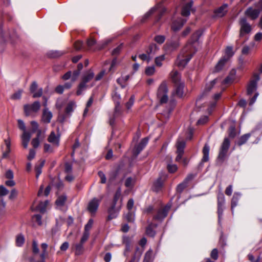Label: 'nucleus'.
<instances>
[{"label": "nucleus", "instance_id": "obj_1", "mask_svg": "<svg viewBox=\"0 0 262 262\" xmlns=\"http://www.w3.org/2000/svg\"><path fill=\"white\" fill-rule=\"evenodd\" d=\"M1 42L6 43L10 41L12 45H15L21 41L20 35L14 29H9L3 25L0 27Z\"/></svg>", "mask_w": 262, "mask_h": 262}, {"label": "nucleus", "instance_id": "obj_2", "mask_svg": "<svg viewBox=\"0 0 262 262\" xmlns=\"http://www.w3.org/2000/svg\"><path fill=\"white\" fill-rule=\"evenodd\" d=\"M194 53L192 45L187 44L178 56L177 64L181 68H184Z\"/></svg>", "mask_w": 262, "mask_h": 262}, {"label": "nucleus", "instance_id": "obj_3", "mask_svg": "<svg viewBox=\"0 0 262 262\" xmlns=\"http://www.w3.org/2000/svg\"><path fill=\"white\" fill-rule=\"evenodd\" d=\"M121 190L120 188H119L115 194L113 204L108 210L109 213L108 217L109 220L116 217L117 216V213L119 211L121 208V201H120V204L118 206L116 207L117 202L121 196Z\"/></svg>", "mask_w": 262, "mask_h": 262}, {"label": "nucleus", "instance_id": "obj_4", "mask_svg": "<svg viewBox=\"0 0 262 262\" xmlns=\"http://www.w3.org/2000/svg\"><path fill=\"white\" fill-rule=\"evenodd\" d=\"M94 77V73L91 71L89 70L84 74L82 77L81 81L79 83L78 90L76 92L77 95L81 94L83 91L88 88V85L86 83L92 80Z\"/></svg>", "mask_w": 262, "mask_h": 262}, {"label": "nucleus", "instance_id": "obj_5", "mask_svg": "<svg viewBox=\"0 0 262 262\" xmlns=\"http://www.w3.org/2000/svg\"><path fill=\"white\" fill-rule=\"evenodd\" d=\"M168 88L165 82H162L159 86L157 93V97L161 104L166 103L168 100L167 95Z\"/></svg>", "mask_w": 262, "mask_h": 262}, {"label": "nucleus", "instance_id": "obj_6", "mask_svg": "<svg viewBox=\"0 0 262 262\" xmlns=\"http://www.w3.org/2000/svg\"><path fill=\"white\" fill-rule=\"evenodd\" d=\"M255 7L256 8H248L245 12V15L251 19H256L259 16L260 12L262 11V0L255 4Z\"/></svg>", "mask_w": 262, "mask_h": 262}, {"label": "nucleus", "instance_id": "obj_7", "mask_svg": "<svg viewBox=\"0 0 262 262\" xmlns=\"http://www.w3.org/2000/svg\"><path fill=\"white\" fill-rule=\"evenodd\" d=\"M40 108V103L38 101H35L32 104H25L24 110L26 116L31 115L32 113H37Z\"/></svg>", "mask_w": 262, "mask_h": 262}, {"label": "nucleus", "instance_id": "obj_8", "mask_svg": "<svg viewBox=\"0 0 262 262\" xmlns=\"http://www.w3.org/2000/svg\"><path fill=\"white\" fill-rule=\"evenodd\" d=\"M239 24L241 26L239 36L243 37L245 34L249 33L251 31L250 25L247 23L246 18H242L239 19Z\"/></svg>", "mask_w": 262, "mask_h": 262}, {"label": "nucleus", "instance_id": "obj_9", "mask_svg": "<svg viewBox=\"0 0 262 262\" xmlns=\"http://www.w3.org/2000/svg\"><path fill=\"white\" fill-rule=\"evenodd\" d=\"M229 146L230 141L228 138H226L224 139V141L222 144V145L220 148L219 155L218 156L219 160H221L222 162H223L226 156L228 149L229 148Z\"/></svg>", "mask_w": 262, "mask_h": 262}, {"label": "nucleus", "instance_id": "obj_10", "mask_svg": "<svg viewBox=\"0 0 262 262\" xmlns=\"http://www.w3.org/2000/svg\"><path fill=\"white\" fill-rule=\"evenodd\" d=\"M259 80V76L258 74H254L253 79H251L247 85V94L250 95L256 90L257 88V82Z\"/></svg>", "mask_w": 262, "mask_h": 262}, {"label": "nucleus", "instance_id": "obj_11", "mask_svg": "<svg viewBox=\"0 0 262 262\" xmlns=\"http://www.w3.org/2000/svg\"><path fill=\"white\" fill-rule=\"evenodd\" d=\"M122 113L121 106L119 102H116L114 108V112L110 118V124L113 125L115 124V119L121 115Z\"/></svg>", "mask_w": 262, "mask_h": 262}, {"label": "nucleus", "instance_id": "obj_12", "mask_svg": "<svg viewBox=\"0 0 262 262\" xmlns=\"http://www.w3.org/2000/svg\"><path fill=\"white\" fill-rule=\"evenodd\" d=\"M122 113L121 106L119 102H116L114 108V112L110 118V124L113 125L115 124V119L121 115Z\"/></svg>", "mask_w": 262, "mask_h": 262}, {"label": "nucleus", "instance_id": "obj_13", "mask_svg": "<svg viewBox=\"0 0 262 262\" xmlns=\"http://www.w3.org/2000/svg\"><path fill=\"white\" fill-rule=\"evenodd\" d=\"M169 209L170 206H166L164 208L159 209L157 214L154 216V219L159 221L163 220L167 216Z\"/></svg>", "mask_w": 262, "mask_h": 262}, {"label": "nucleus", "instance_id": "obj_14", "mask_svg": "<svg viewBox=\"0 0 262 262\" xmlns=\"http://www.w3.org/2000/svg\"><path fill=\"white\" fill-rule=\"evenodd\" d=\"M227 8L228 5L225 4L217 9H215L214 11L215 16L219 17H222L224 16L227 12Z\"/></svg>", "mask_w": 262, "mask_h": 262}, {"label": "nucleus", "instance_id": "obj_15", "mask_svg": "<svg viewBox=\"0 0 262 262\" xmlns=\"http://www.w3.org/2000/svg\"><path fill=\"white\" fill-rule=\"evenodd\" d=\"M99 201L94 198L91 200L88 206V209L91 213H94L97 210L99 206Z\"/></svg>", "mask_w": 262, "mask_h": 262}, {"label": "nucleus", "instance_id": "obj_16", "mask_svg": "<svg viewBox=\"0 0 262 262\" xmlns=\"http://www.w3.org/2000/svg\"><path fill=\"white\" fill-rule=\"evenodd\" d=\"M31 137V133L29 132L23 133L21 136V144L25 148L28 147V143Z\"/></svg>", "mask_w": 262, "mask_h": 262}, {"label": "nucleus", "instance_id": "obj_17", "mask_svg": "<svg viewBox=\"0 0 262 262\" xmlns=\"http://www.w3.org/2000/svg\"><path fill=\"white\" fill-rule=\"evenodd\" d=\"M52 118V113L48 110L47 108H45L43 110L41 120L45 123H49L50 122Z\"/></svg>", "mask_w": 262, "mask_h": 262}, {"label": "nucleus", "instance_id": "obj_18", "mask_svg": "<svg viewBox=\"0 0 262 262\" xmlns=\"http://www.w3.org/2000/svg\"><path fill=\"white\" fill-rule=\"evenodd\" d=\"M148 142L147 138L143 139L140 143L135 148L134 154L136 156H137L140 151L143 149V148L146 146Z\"/></svg>", "mask_w": 262, "mask_h": 262}, {"label": "nucleus", "instance_id": "obj_19", "mask_svg": "<svg viewBox=\"0 0 262 262\" xmlns=\"http://www.w3.org/2000/svg\"><path fill=\"white\" fill-rule=\"evenodd\" d=\"M184 83H180V84L176 85V90L173 94L178 97L182 98L184 95Z\"/></svg>", "mask_w": 262, "mask_h": 262}, {"label": "nucleus", "instance_id": "obj_20", "mask_svg": "<svg viewBox=\"0 0 262 262\" xmlns=\"http://www.w3.org/2000/svg\"><path fill=\"white\" fill-rule=\"evenodd\" d=\"M185 22L186 20L182 19L174 21L171 25V29L174 32L179 31L183 27Z\"/></svg>", "mask_w": 262, "mask_h": 262}, {"label": "nucleus", "instance_id": "obj_21", "mask_svg": "<svg viewBox=\"0 0 262 262\" xmlns=\"http://www.w3.org/2000/svg\"><path fill=\"white\" fill-rule=\"evenodd\" d=\"M48 246V245L46 243H42L41 244V248L42 251L41 253L39 255L40 260H37V262H45V260L48 256V253L47 252Z\"/></svg>", "mask_w": 262, "mask_h": 262}, {"label": "nucleus", "instance_id": "obj_22", "mask_svg": "<svg viewBox=\"0 0 262 262\" xmlns=\"http://www.w3.org/2000/svg\"><path fill=\"white\" fill-rule=\"evenodd\" d=\"M59 136H56L55 133L54 132H52L49 135L48 141L53 144L56 146H58L59 145Z\"/></svg>", "mask_w": 262, "mask_h": 262}, {"label": "nucleus", "instance_id": "obj_23", "mask_svg": "<svg viewBox=\"0 0 262 262\" xmlns=\"http://www.w3.org/2000/svg\"><path fill=\"white\" fill-rule=\"evenodd\" d=\"M158 48L156 44H151L149 45L146 51V53L148 55V57L151 58L157 51Z\"/></svg>", "mask_w": 262, "mask_h": 262}, {"label": "nucleus", "instance_id": "obj_24", "mask_svg": "<svg viewBox=\"0 0 262 262\" xmlns=\"http://www.w3.org/2000/svg\"><path fill=\"white\" fill-rule=\"evenodd\" d=\"M176 146L177 147L176 152L184 153V149L185 147V142L183 140L178 139Z\"/></svg>", "mask_w": 262, "mask_h": 262}, {"label": "nucleus", "instance_id": "obj_25", "mask_svg": "<svg viewBox=\"0 0 262 262\" xmlns=\"http://www.w3.org/2000/svg\"><path fill=\"white\" fill-rule=\"evenodd\" d=\"M192 2H191L185 5L182 8L181 14L184 16H187L190 14V12L192 7Z\"/></svg>", "mask_w": 262, "mask_h": 262}, {"label": "nucleus", "instance_id": "obj_26", "mask_svg": "<svg viewBox=\"0 0 262 262\" xmlns=\"http://www.w3.org/2000/svg\"><path fill=\"white\" fill-rule=\"evenodd\" d=\"M236 72L235 70H232L228 76H227L223 81L224 84H229L232 83L235 79Z\"/></svg>", "mask_w": 262, "mask_h": 262}, {"label": "nucleus", "instance_id": "obj_27", "mask_svg": "<svg viewBox=\"0 0 262 262\" xmlns=\"http://www.w3.org/2000/svg\"><path fill=\"white\" fill-rule=\"evenodd\" d=\"M210 148L207 144H205L203 149V157L202 159V162H206L209 160V153Z\"/></svg>", "mask_w": 262, "mask_h": 262}, {"label": "nucleus", "instance_id": "obj_28", "mask_svg": "<svg viewBox=\"0 0 262 262\" xmlns=\"http://www.w3.org/2000/svg\"><path fill=\"white\" fill-rule=\"evenodd\" d=\"M170 75L172 81L176 84V85L179 84L180 83H184L183 82L181 81L180 76L177 71H172Z\"/></svg>", "mask_w": 262, "mask_h": 262}, {"label": "nucleus", "instance_id": "obj_29", "mask_svg": "<svg viewBox=\"0 0 262 262\" xmlns=\"http://www.w3.org/2000/svg\"><path fill=\"white\" fill-rule=\"evenodd\" d=\"M156 227L157 225L155 224H153L152 223L149 224L146 229V234L149 236L154 237L156 234V232L154 231V228Z\"/></svg>", "mask_w": 262, "mask_h": 262}, {"label": "nucleus", "instance_id": "obj_30", "mask_svg": "<svg viewBox=\"0 0 262 262\" xmlns=\"http://www.w3.org/2000/svg\"><path fill=\"white\" fill-rule=\"evenodd\" d=\"M227 61V59H226L225 57L222 58L220 59V60L216 64V66L214 68V72H217L221 71L223 68L225 63Z\"/></svg>", "mask_w": 262, "mask_h": 262}, {"label": "nucleus", "instance_id": "obj_31", "mask_svg": "<svg viewBox=\"0 0 262 262\" xmlns=\"http://www.w3.org/2000/svg\"><path fill=\"white\" fill-rule=\"evenodd\" d=\"M143 250H140L139 248H137L136 249V251L133 256L132 259L129 261V262H138L139 260L140 257L142 253Z\"/></svg>", "mask_w": 262, "mask_h": 262}, {"label": "nucleus", "instance_id": "obj_32", "mask_svg": "<svg viewBox=\"0 0 262 262\" xmlns=\"http://www.w3.org/2000/svg\"><path fill=\"white\" fill-rule=\"evenodd\" d=\"M48 203L49 202L48 201L40 202L39 204V205L36 207V210H37L40 212H42V213L45 212V211L46 210V207L48 204Z\"/></svg>", "mask_w": 262, "mask_h": 262}, {"label": "nucleus", "instance_id": "obj_33", "mask_svg": "<svg viewBox=\"0 0 262 262\" xmlns=\"http://www.w3.org/2000/svg\"><path fill=\"white\" fill-rule=\"evenodd\" d=\"M251 136L250 134H246L244 135L243 136H241L240 139H239V141L237 142V144L239 146H241L244 144H245L247 141L248 140V139Z\"/></svg>", "mask_w": 262, "mask_h": 262}, {"label": "nucleus", "instance_id": "obj_34", "mask_svg": "<svg viewBox=\"0 0 262 262\" xmlns=\"http://www.w3.org/2000/svg\"><path fill=\"white\" fill-rule=\"evenodd\" d=\"M163 184V181L161 178H159L154 184V190L156 191H159L162 186Z\"/></svg>", "mask_w": 262, "mask_h": 262}, {"label": "nucleus", "instance_id": "obj_35", "mask_svg": "<svg viewBox=\"0 0 262 262\" xmlns=\"http://www.w3.org/2000/svg\"><path fill=\"white\" fill-rule=\"evenodd\" d=\"M67 200V196L64 195L59 196L56 201V204L59 206H62L64 205Z\"/></svg>", "mask_w": 262, "mask_h": 262}, {"label": "nucleus", "instance_id": "obj_36", "mask_svg": "<svg viewBox=\"0 0 262 262\" xmlns=\"http://www.w3.org/2000/svg\"><path fill=\"white\" fill-rule=\"evenodd\" d=\"M152 251L150 249L147 251L145 254L143 262H151L152 260Z\"/></svg>", "mask_w": 262, "mask_h": 262}, {"label": "nucleus", "instance_id": "obj_37", "mask_svg": "<svg viewBox=\"0 0 262 262\" xmlns=\"http://www.w3.org/2000/svg\"><path fill=\"white\" fill-rule=\"evenodd\" d=\"M75 106V102L71 101H70L66 108V112L67 114H69L73 112V108Z\"/></svg>", "mask_w": 262, "mask_h": 262}, {"label": "nucleus", "instance_id": "obj_38", "mask_svg": "<svg viewBox=\"0 0 262 262\" xmlns=\"http://www.w3.org/2000/svg\"><path fill=\"white\" fill-rule=\"evenodd\" d=\"M218 80L217 78L214 79L212 81H211L209 83L206 84V87L205 88V92H209L212 88L213 87L214 84L216 83Z\"/></svg>", "mask_w": 262, "mask_h": 262}, {"label": "nucleus", "instance_id": "obj_39", "mask_svg": "<svg viewBox=\"0 0 262 262\" xmlns=\"http://www.w3.org/2000/svg\"><path fill=\"white\" fill-rule=\"evenodd\" d=\"M202 32L201 30H199L196 31L193 34L191 39L193 42H195L198 40L200 37L202 35Z\"/></svg>", "mask_w": 262, "mask_h": 262}, {"label": "nucleus", "instance_id": "obj_40", "mask_svg": "<svg viewBox=\"0 0 262 262\" xmlns=\"http://www.w3.org/2000/svg\"><path fill=\"white\" fill-rule=\"evenodd\" d=\"M25 242V238L23 235L19 234L17 236L16 238V243L17 246H21L23 245Z\"/></svg>", "mask_w": 262, "mask_h": 262}, {"label": "nucleus", "instance_id": "obj_41", "mask_svg": "<svg viewBox=\"0 0 262 262\" xmlns=\"http://www.w3.org/2000/svg\"><path fill=\"white\" fill-rule=\"evenodd\" d=\"M82 244L80 243L75 245V254L80 255L82 253L83 250Z\"/></svg>", "mask_w": 262, "mask_h": 262}, {"label": "nucleus", "instance_id": "obj_42", "mask_svg": "<svg viewBox=\"0 0 262 262\" xmlns=\"http://www.w3.org/2000/svg\"><path fill=\"white\" fill-rule=\"evenodd\" d=\"M135 214L131 211H129L125 215V219L128 222H133L134 221Z\"/></svg>", "mask_w": 262, "mask_h": 262}, {"label": "nucleus", "instance_id": "obj_43", "mask_svg": "<svg viewBox=\"0 0 262 262\" xmlns=\"http://www.w3.org/2000/svg\"><path fill=\"white\" fill-rule=\"evenodd\" d=\"M225 53H226V55L227 57L226 59H227V60H228L229 58L232 57L234 54V52L233 51L232 47H230V46L227 47L226 49Z\"/></svg>", "mask_w": 262, "mask_h": 262}, {"label": "nucleus", "instance_id": "obj_44", "mask_svg": "<svg viewBox=\"0 0 262 262\" xmlns=\"http://www.w3.org/2000/svg\"><path fill=\"white\" fill-rule=\"evenodd\" d=\"M134 185V180L131 177L127 178L125 182V186L126 187H132Z\"/></svg>", "mask_w": 262, "mask_h": 262}, {"label": "nucleus", "instance_id": "obj_45", "mask_svg": "<svg viewBox=\"0 0 262 262\" xmlns=\"http://www.w3.org/2000/svg\"><path fill=\"white\" fill-rule=\"evenodd\" d=\"M187 186V184L186 183H185L184 181H183V182L179 184L177 186V192L181 193L183 191V190L185 188H186Z\"/></svg>", "mask_w": 262, "mask_h": 262}, {"label": "nucleus", "instance_id": "obj_46", "mask_svg": "<svg viewBox=\"0 0 262 262\" xmlns=\"http://www.w3.org/2000/svg\"><path fill=\"white\" fill-rule=\"evenodd\" d=\"M123 243L126 246V249L125 250V253L126 251H128L129 250V245L130 243V239L128 237H123Z\"/></svg>", "mask_w": 262, "mask_h": 262}, {"label": "nucleus", "instance_id": "obj_47", "mask_svg": "<svg viewBox=\"0 0 262 262\" xmlns=\"http://www.w3.org/2000/svg\"><path fill=\"white\" fill-rule=\"evenodd\" d=\"M31 125V132L34 133L36 132L38 129L39 125L38 123L35 121H32L30 122Z\"/></svg>", "mask_w": 262, "mask_h": 262}, {"label": "nucleus", "instance_id": "obj_48", "mask_svg": "<svg viewBox=\"0 0 262 262\" xmlns=\"http://www.w3.org/2000/svg\"><path fill=\"white\" fill-rule=\"evenodd\" d=\"M145 72L148 76L152 75L155 72V67L153 66L147 67L145 69Z\"/></svg>", "mask_w": 262, "mask_h": 262}, {"label": "nucleus", "instance_id": "obj_49", "mask_svg": "<svg viewBox=\"0 0 262 262\" xmlns=\"http://www.w3.org/2000/svg\"><path fill=\"white\" fill-rule=\"evenodd\" d=\"M39 249L38 248L37 243L35 241H33L32 243V251L34 254V257L39 253Z\"/></svg>", "mask_w": 262, "mask_h": 262}, {"label": "nucleus", "instance_id": "obj_50", "mask_svg": "<svg viewBox=\"0 0 262 262\" xmlns=\"http://www.w3.org/2000/svg\"><path fill=\"white\" fill-rule=\"evenodd\" d=\"M223 200H224V197L223 198ZM223 203L224 200H223V202L220 201L219 200L218 201V214L219 218H220L223 212V208L222 207Z\"/></svg>", "mask_w": 262, "mask_h": 262}, {"label": "nucleus", "instance_id": "obj_51", "mask_svg": "<svg viewBox=\"0 0 262 262\" xmlns=\"http://www.w3.org/2000/svg\"><path fill=\"white\" fill-rule=\"evenodd\" d=\"M23 90H18L16 93H14L11 97V99L14 100L19 99L21 98Z\"/></svg>", "mask_w": 262, "mask_h": 262}, {"label": "nucleus", "instance_id": "obj_52", "mask_svg": "<svg viewBox=\"0 0 262 262\" xmlns=\"http://www.w3.org/2000/svg\"><path fill=\"white\" fill-rule=\"evenodd\" d=\"M164 55H161L155 59V63L157 66L161 67L162 66V61L164 60Z\"/></svg>", "mask_w": 262, "mask_h": 262}, {"label": "nucleus", "instance_id": "obj_53", "mask_svg": "<svg viewBox=\"0 0 262 262\" xmlns=\"http://www.w3.org/2000/svg\"><path fill=\"white\" fill-rule=\"evenodd\" d=\"M18 128L23 131V133L27 132L26 129V126L24 121L20 119L18 120Z\"/></svg>", "mask_w": 262, "mask_h": 262}, {"label": "nucleus", "instance_id": "obj_54", "mask_svg": "<svg viewBox=\"0 0 262 262\" xmlns=\"http://www.w3.org/2000/svg\"><path fill=\"white\" fill-rule=\"evenodd\" d=\"M93 224V220L92 219L89 220L88 223L86 224L84 227V232H89L92 228Z\"/></svg>", "mask_w": 262, "mask_h": 262}, {"label": "nucleus", "instance_id": "obj_55", "mask_svg": "<svg viewBox=\"0 0 262 262\" xmlns=\"http://www.w3.org/2000/svg\"><path fill=\"white\" fill-rule=\"evenodd\" d=\"M39 144H40L39 139L34 138L32 140L31 145H32V146L34 148H37L39 146Z\"/></svg>", "mask_w": 262, "mask_h": 262}, {"label": "nucleus", "instance_id": "obj_56", "mask_svg": "<svg viewBox=\"0 0 262 262\" xmlns=\"http://www.w3.org/2000/svg\"><path fill=\"white\" fill-rule=\"evenodd\" d=\"M211 257L214 260H216L218 258V250L217 249H213L210 254Z\"/></svg>", "mask_w": 262, "mask_h": 262}, {"label": "nucleus", "instance_id": "obj_57", "mask_svg": "<svg viewBox=\"0 0 262 262\" xmlns=\"http://www.w3.org/2000/svg\"><path fill=\"white\" fill-rule=\"evenodd\" d=\"M72 171V166L69 163H66L64 165V171L66 173H71Z\"/></svg>", "mask_w": 262, "mask_h": 262}, {"label": "nucleus", "instance_id": "obj_58", "mask_svg": "<svg viewBox=\"0 0 262 262\" xmlns=\"http://www.w3.org/2000/svg\"><path fill=\"white\" fill-rule=\"evenodd\" d=\"M167 168L168 171L171 173H173L176 172L178 169V167L175 164H169L167 166Z\"/></svg>", "mask_w": 262, "mask_h": 262}, {"label": "nucleus", "instance_id": "obj_59", "mask_svg": "<svg viewBox=\"0 0 262 262\" xmlns=\"http://www.w3.org/2000/svg\"><path fill=\"white\" fill-rule=\"evenodd\" d=\"M165 39V37L162 35H158L155 37V40L159 43H162L164 41Z\"/></svg>", "mask_w": 262, "mask_h": 262}, {"label": "nucleus", "instance_id": "obj_60", "mask_svg": "<svg viewBox=\"0 0 262 262\" xmlns=\"http://www.w3.org/2000/svg\"><path fill=\"white\" fill-rule=\"evenodd\" d=\"M208 121V117L204 116L201 118L197 122V124L199 125H202L205 124Z\"/></svg>", "mask_w": 262, "mask_h": 262}, {"label": "nucleus", "instance_id": "obj_61", "mask_svg": "<svg viewBox=\"0 0 262 262\" xmlns=\"http://www.w3.org/2000/svg\"><path fill=\"white\" fill-rule=\"evenodd\" d=\"M90 233L89 232H84L82 237L81 238L80 243L83 244L89 238Z\"/></svg>", "mask_w": 262, "mask_h": 262}, {"label": "nucleus", "instance_id": "obj_62", "mask_svg": "<svg viewBox=\"0 0 262 262\" xmlns=\"http://www.w3.org/2000/svg\"><path fill=\"white\" fill-rule=\"evenodd\" d=\"M96 43V40L93 37H90L87 40L86 44L88 47L90 48Z\"/></svg>", "mask_w": 262, "mask_h": 262}, {"label": "nucleus", "instance_id": "obj_63", "mask_svg": "<svg viewBox=\"0 0 262 262\" xmlns=\"http://www.w3.org/2000/svg\"><path fill=\"white\" fill-rule=\"evenodd\" d=\"M235 129L234 126H231L229 129V136L231 138H234L235 136Z\"/></svg>", "mask_w": 262, "mask_h": 262}, {"label": "nucleus", "instance_id": "obj_64", "mask_svg": "<svg viewBox=\"0 0 262 262\" xmlns=\"http://www.w3.org/2000/svg\"><path fill=\"white\" fill-rule=\"evenodd\" d=\"M9 191L3 186H0V196H4L8 193Z\"/></svg>", "mask_w": 262, "mask_h": 262}]
</instances>
